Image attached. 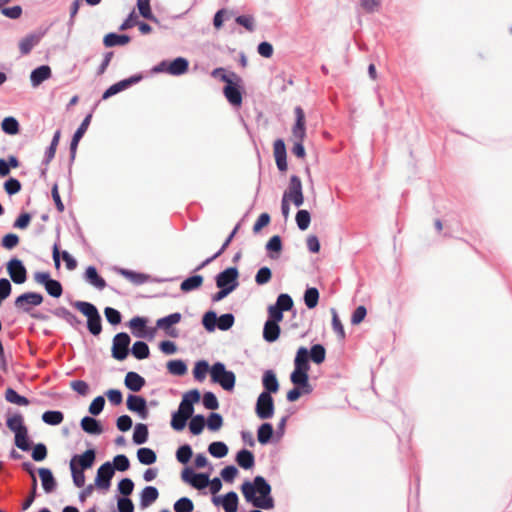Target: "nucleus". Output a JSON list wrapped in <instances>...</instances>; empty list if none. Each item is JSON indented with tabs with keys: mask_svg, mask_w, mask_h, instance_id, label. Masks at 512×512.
Listing matches in <instances>:
<instances>
[{
	"mask_svg": "<svg viewBox=\"0 0 512 512\" xmlns=\"http://www.w3.org/2000/svg\"><path fill=\"white\" fill-rule=\"evenodd\" d=\"M241 491L246 501L251 502L255 507L271 509L274 501L270 496L271 486L262 476H256L253 484L246 481L241 486Z\"/></svg>",
	"mask_w": 512,
	"mask_h": 512,
	"instance_id": "nucleus-1",
	"label": "nucleus"
},
{
	"mask_svg": "<svg viewBox=\"0 0 512 512\" xmlns=\"http://www.w3.org/2000/svg\"><path fill=\"white\" fill-rule=\"evenodd\" d=\"M73 307L87 317V329L93 336H99L102 332V318L97 307L86 301H75Z\"/></svg>",
	"mask_w": 512,
	"mask_h": 512,
	"instance_id": "nucleus-2",
	"label": "nucleus"
},
{
	"mask_svg": "<svg viewBox=\"0 0 512 512\" xmlns=\"http://www.w3.org/2000/svg\"><path fill=\"white\" fill-rule=\"evenodd\" d=\"M294 113L295 123L292 128V134L298 141L295 142L292 148V153L296 157L303 159L306 155L305 148L302 143L304 138L306 137L305 113L300 106L295 107Z\"/></svg>",
	"mask_w": 512,
	"mask_h": 512,
	"instance_id": "nucleus-3",
	"label": "nucleus"
},
{
	"mask_svg": "<svg viewBox=\"0 0 512 512\" xmlns=\"http://www.w3.org/2000/svg\"><path fill=\"white\" fill-rule=\"evenodd\" d=\"M211 381L219 384L226 391H232L235 387L236 376L233 371L227 370L222 362H215L212 365Z\"/></svg>",
	"mask_w": 512,
	"mask_h": 512,
	"instance_id": "nucleus-4",
	"label": "nucleus"
},
{
	"mask_svg": "<svg viewBox=\"0 0 512 512\" xmlns=\"http://www.w3.org/2000/svg\"><path fill=\"white\" fill-rule=\"evenodd\" d=\"M293 305L292 297L289 294L281 293L277 297L276 303L268 307V318L266 321L279 324L283 320V313L291 310Z\"/></svg>",
	"mask_w": 512,
	"mask_h": 512,
	"instance_id": "nucleus-5",
	"label": "nucleus"
},
{
	"mask_svg": "<svg viewBox=\"0 0 512 512\" xmlns=\"http://www.w3.org/2000/svg\"><path fill=\"white\" fill-rule=\"evenodd\" d=\"M310 370L309 350L306 347L298 348L294 358V370L290 377L295 379L309 380L308 372Z\"/></svg>",
	"mask_w": 512,
	"mask_h": 512,
	"instance_id": "nucleus-6",
	"label": "nucleus"
},
{
	"mask_svg": "<svg viewBox=\"0 0 512 512\" xmlns=\"http://www.w3.org/2000/svg\"><path fill=\"white\" fill-rule=\"evenodd\" d=\"M201 394L198 389H192L186 392L179 404L178 410L171 413L170 416H202L194 413V404L200 402Z\"/></svg>",
	"mask_w": 512,
	"mask_h": 512,
	"instance_id": "nucleus-7",
	"label": "nucleus"
},
{
	"mask_svg": "<svg viewBox=\"0 0 512 512\" xmlns=\"http://www.w3.org/2000/svg\"><path fill=\"white\" fill-rule=\"evenodd\" d=\"M7 427L15 433V445L23 451L29 450L27 428L22 418H7Z\"/></svg>",
	"mask_w": 512,
	"mask_h": 512,
	"instance_id": "nucleus-8",
	"label": "nucleus"
},
{
	"mask_svg": "<svg viewBox=\"0 0 512 512\" xmlns=\"http://www.w3.org/2000/svg\"><path fill=\"white\" fill-rule=\"evenodd\" d=\"M131 338L126 332L117 333L112 341L111 354L118 361H123L129 355Z\"/></svg>",
	"mask_w": 512,
	"mask_h": 512,
	"instance_id": "nucleus-9",
	"label": "nucleus"
},
{
	"mask_svg": "<svg viewBox=\"0 0 512 512\" xmlns=\"http://www.w3.org/2000/svg\"><path fill=\"white\" fill-rule=\"evenodd\" d=\"M34 280L42 284L46 292L54 298H59L63 294L62 284L53 278H51L48 272H36L34 273Z\"/></svg>",
	"mask_w": 512,
	"mask_h": 512,
	"instance_id": "nucleus-10",
	"label": "nucleus"
},
{
	"mask_svg": "<svg viewBox=\"0 0 512 512\" xmlns=\"http://www.w3.org/2000/svg\"><path fill=\"white\" fill-rule=\"evenodd\" d=\"M231 76L236 80V82L225 85L223 93L231 105L239 107L242 104V90L240 86L242 79L234 72L231 73Z\"/></svg>",
	"mask_w": 512,
	"mask_h": 512,
	"instance_id": "nucleus-11",
	"label": "nucleus"
},
{
	"mask_svg": "<svg viewBox=\"0 0 512 512\" xmlns=\"http://www.w3.org/2000/svg\"><path fill=\"white\" fill-rule=\"evenodd\" d=\"M238 277V269L236 267H228L218 273L215 277L216 286L230 288L232 291H234L239 285Z\"/></svg>",
	"mask_w": 512,
	"mask_h": 512,
	"instance_id": "nucleus-12",
	"label": "nucleus"
},
{
	"mask_svg": "<svg viewBox=\"0 0 512 512\" xmlns=\"http://www.w3.org/2000/svg\"><path fill=\"white\" fill-rule=\"evenodd\" d=\"M290 381L293 384V388L287 393V400L289 402L297 401L301 396L309 395L313 392V386L309 380L295 379L290 377Z\"/></svg>",
	"mask_w": 512,
	"mask_h": 512,
	"instance_id": "nucleus-13",
	"label": "nucleus"
},
{
	"mask_svg": "<svg viewBox=\"0 0 512 512\" xmlns=\"http://www.w3.org/2000/svg\"><path fill=\"white\" fill-rule=\"evenodd\" d=\"M43 300V295L40 293L25 292L15 299L14 305L17 309L30 313L31 306H39Z\"/></svg>",
	"mask_w": 512,
	"mask_h": 512,
	"instance_id": "nucleus-14",
	"label": "nucleus"
},
{
	"mask_svg": "<svg viewBox=\"0 0 512 512\" xmlns=\"http://www.w3.org/2000/svg\"><path fill=\"white\" fill-rule=\"evenodd\" d=\"M7 272L15 284H22L27 280V269L23 262L14 257L6 264Z\"/></svg>",
	"mask_w": 512,
	"mask_h": 512,
	"instance_id": "nucleus-15",
	"label": "nucleus"
},
{
	"mask_svg": "<svg viewBox=\"0 0 512 512\" xmlns=\"http://www.w3.org/2000/svg\"><path fill=\"white\" fill-rule=\"evenodd\" d=\"M143 76L141 74H135L130 76L129 78L123 79L113 85H111L109 88H107L103 95L102 99L107 100L108 98L124 91L125 89L131 87L134 84H137L142 80Z\"/></svg>",
	"mask_w": 512,
	"mask_h": 512,
	"instance_id": "nucleus-16",
	"label": "nucleus"
},
{
	"mask_svg": "<svg viewBox=\"0 0 512 512\" xmlns=\"http://www.w3.org/2000/svg\"><path fill=\"white\" fill-rule=\"evenodd\" d=\"M287 198H289L296 207H300L304 202L302 182L297 175H292L290 177Z\"/></svg>",
	"mask_w": 512,
	"mask_h": 512,
	"instance_id": "nucleus-17",
	"label": "nucleus"
},
{
	"mask_svg": "<svg viewBox=\"0 0 512 512\" xmlns=\"http://www.w3.org/2000/svg\"><path fill=\"white\" fill-rule=\"evenodd\" d=\"M114 475V467L110 462L102 464L98 470L95 484L99 489L108 490L111 485V479Z\"/></svg>",
	"mask_w": 512,
	"mask_h": 512,
	"instance_id": "nucleus-18",
	"label": "nucleus"
},
{
	"mask_svg": "<svg viewBox=\"0 0 512 512\" xmlns=\"http://www.w3.org/2000/svg\"><path fill=\"white\" fill-rule=\"evenodd\" d=\"M91 119H92V114H88L83 119L82 123L77 128V130L75 131V133L72 137V140L70 143V148H69L71 162H73L75 160L78 144H79L80 140L82 139V137L84 136V134L86 133V131L91 123Z\"/></svg>",
	"mask_w": 512,
	"mask_h": 512,
	"instance_id": "nucleus-19",
	"label": "nucleus"
},
{
	"mask_svg": "<svg viewBox=\"0 0 512 512\" xmlns=\"http://www.w3.org/2000/svg\"><path fill=\"white\" fill-rule=\"evenodd\" d=\"M255 412L257 416H273L274 400L272 395L261 392L256 401Z\"/></svg>",
	"mask_w": 512,
	"mask_h": 512,
	"instance_id": "nucleus-20",
	"label": "nucleus"
},
{
	"mask_svg": "<svg viewBox=\"0 0 512 512\" xmlns=\"http://www.w3.org/2000/svg\"><path fill=\"white\" fill-rule=\"evenodd\" d=\"M181 318V314L179 312H175L158 319L156 326L157 328L164 330L168 336L177 337L176 330L172 328V326L179 323Z\"/></svg>",
	"mask_w": 512,
	"mask_h": 512,
	"instance_id": "nucleus-21",
	"label": "nucleus"
},
{
	"mask_svg": "<svg viewBox=\"0 0 512 512\" xmlns=\"http://www.w3.org/2000/svg\"><path fill=\"white\" fill-rule=\"evenodd\" d=\"M129 411L136 413L138 416H148L147 402L144 397L135 394H129L126 400Z\"/></svg>",
	"mask_w": 512,
	"mask_h": 512,
	"instance_id": "nucleus-22",
	"label": "nucleus"
},
{
	"mask_svg": "<svg viewBox=\"0 0 512 512\" xmlns=\"http://www.w3.org/2000/svg\"><path fill=\"white\" fill-rule=\"evenodd\" d=\"M147 320L144 317L135 316L129 321V327L132 329L133 334L138 338L149 337L152 338L154 336L155 330L150 329L146 330Z\"/></svg>",
	"mask_w": 512,
	"mask_h": 512,
	"instance_id": "nucleus-23",
	"label": "nucleus"
},
{
	"mask_svg": "<svg viewBox=\"0 0 512 512\" xmlns=\"http://www.w3.org/2000/svg\"><path fill=\"white\" fill-rule=\"evenodd\" d=\"M273 147L277 168L284 172L287 170V152L284 140L280 138L275 140Z\"/></svg>",
	"mask_w": 512,
	"mask_h": 512,
	"instance_id": "nucleus-24",
	"label": "nucleus"
},
{
	"mask_svg": "<svg viewBox=\"0 0 512 512\" xmlns=\"http://www.w3.org/2000/svg\"><path fill=\"white\" fill-rule=\"evenodd\" d=\"M52 257H53L56 268H59L61 265L60 257L63 258V260L66 264V268L68 270H74L77 267L76 259L73 256H71L67 251H62L60 253L58 243H55L53 245Z\"/></svg>",
	"mask_w": 512,
	"mask_h": 512,
	"instance_id": "nucleus-25",
	"label": "nucleus"
},
{
	"mask_svg": "<svg viewBox=\"0 0 512 512\" xmlns=\"http://www.w3.org/2000/svg\"><path fill=\"white\" fill-rule=\"evenodd\" d=\"M261 383L263 386V393L272 395L279 391V381L277 379L276 373L273 370L264 371Z\"/></svg>",
	"mask_w": 512,
	"mask_h": 512,
	"instance_id": "nucleus-26",
	"label": "nucleus"
},
{
	"mask_svg": "<svg viewBox=\"0 0 512 512\" xmlns=\"http://www.w3.org/2000/svg\"><path fill=\"white\" fill-rule=\"evenodd\" d=\"M50 312L57 318L67 322L71 327L77 329L81 325L80 319L66 307L59 306L51 309Z\"/></svg>",
	"mask_w": 512,
	"mask_h": 512,
	"instance_id": "nucleus-27",
	"label": "nucleus"
},
{
	"mask_svg": "<svg viewBox=\"0 0 512 512\" xmlns=\"http://www.w3.org/2000/svg\"><path fill=\"white\" fill-rule=\"evenodd\" d=\"M240 227V224H237L234 229L231 231V233L228 235V237L226 238V240L224 241V243L222 244L221 248L214 254L212 255L211 257L207 258L206 260H204L201 264H199L195 271H199L201 269H203L205 266H207L208 264H210L212 261H214L215 259H217L219 256H221L224 251L228 248V246L230 245V243L232 242L233 238L235 237L238 229Z\"/></svg>",
	"mask_w": 512,
	"mask_h": 512,
	"instance_id": "nucleus-28",
	"label": "nucleus"
},
{
	"mask_svg": "<svg viewBox=\"0 0 512 512\" xmlns=\"http://www.w3.org/2000/svg\"><path fill=\"white\" fill-rule=\"evenodd\" d=\"M52 71L50 66L41 65L34 70H32L30 74V81L33 87L39 86L42 82L49 79L51 77Z\"/></svg>",
	"mask_w": 512,
	"mask_h": 512,
	"instance_id": "nucleus-29",
	"label": "nucleus"
},
{
	"mask_svg": "<svg viewBox=\"0 0 512 512\" xmlns=\"http://www.w3.org/2000/svg\"><path fill=\"white\" fill-rule=\"evenodd\" d=\"M84 279L98 290H103L107 286L105 279L98 274V271L94 266L87 267Z\"/></svg>",
	"mask_w": 512,
	"mask_h": 512,
	"instance_id": "nucleus-30",
	"label": "nucleus"
},
{
	"mask_svg": "<svg viewBox=\"0 0 512 512\" xmlns=\"http://www.w3.org/2000/svg\"><path fill=\"white\" fill-rule=\"evenodd\" d=\"M124 384L132 392H139L145 386L146 381L137 372L130 371L125 376Z\"/></svg>",
	"mask_w": 512,
	"mask_h": 512,
	"instance_id": "nucleus-31",
	"label": "nucleus"
},
{
	"mask_svg": "<svg viewBox=\"0 0 512 512\" xmlns=\"http://www.w3.org/2000/svg\"><path fill=\"white\" fill-rule=\"evenodd\" d=\"M118 273L135 285H142L150 280V275L120 268Z\"/></svg>",
	"mask_w": 512,
	"mask_h": 512,
	"instance_id": "nucleus-32",
	"label": "nucleus"
},
{
	"mask_svg": "<svg viewBox=\"0 0 512 512\" xmlns=\"http://www.w3.org/2000/svg\"><path fill=\"white\" fill-rule=\"evenodd\" d=\"M71 461H75V465H77L79 469H88L95 461V451L88 449L81 455H75Z\"/></svg>",
	"mask_w": 512,
	"mask_h": 512,
	"instance_id": "nucleus-33",
	"label": "nucleus"
},
{
	"mask_svg": "<svg viewBox=\"0 0 512 512\" xmlns=\"http://www.w3.org/2000/svg\"><path fill=\"white\" fill-rule=\"evenodd\" d=\"M189 62L186 58L177 57L172 61H169L168 74L179 76L188 71Z\"/></svg>",
	"mask_w": 512,
	"mask_h": 512,
	"instance_id": "nucleus-34",
	"label": "nucleus"
},
{
	"mask_svg": "<svg viewBox=\"0 0 512 512\" xmlns=\"http://www.w3.org/2000/svg\"><path fill=\"white\" fill-rule=\"evenodd\" d=\"M22 467L25 471H27L31 475V478H32L31 495L28 496V498L24 501L23 506H22L23 510H26L31 506V504L33 503V501L35 499L36 489H37V479L34 474L33 466L30 462H24L22 464Z\"/></svg>",
	"mask_w": 512,
	"mask_h": 512,
	"instance_id": "nucleus-35",
	"label": "nucleus"
},
{
	"mask_svg": "<svg viewBox=\"0 0 512 512\" xmlns=\"http://www.w3.org/2000/svg\"><path fill=\"white\" fill-rule=\"evenodd\" d=\"M281 328L278 323L266 321L263 327V338L269 343L275 342L280 336Z\"/></svg>",
	"mask_w": 512,
	"mask_h": 512,
	"instance_id": "nucleus-36",
	"label": "nucleus"
},
{
	"mask_svg": "<svg viewBox=\"0 0 512 512\" xmlns=\"http://www.w3.org/2000/svg\"><path fill=\"white\" fill-rule=\"evenodd\" d=\"M130 36L126 34H117L114 32L108 33L104 36L103 44L106 47L123 46L129 43Z\"/></svg>",
	"mask_w": 512,
	"mask_h": 512,
	"instance_id": "nucleus-37",
	"label": "nucleus"
},
{
	"mask_svg": "<svg viewBox=\"0 0 512 512\" xmlns=\"http://www.w3.org/2000/svg\"><path fill=\"white\" fill-rule=\"evenodd\" d=\"M41 36L38 34H28L19 42V50L22 55H27L40 42Z\"/></svg>",
	"mask_w": 512,
	"mask_h": 512,
	"instance_id": "nucleus-38",
	"label": "nucleus"
},
{
	"mask_svg": "<svg viewBox=\"0 0 512 512\" xmlns=\"http://www.w3.org/2000/svg\"><path fill=\"white\" fill-rule=\"evenodd\" d=\"M283 245H282V239L279 235L272 236L267 244H266V250L268 252L269 258L276 260L279 258V254L282 251Z\"/></svg>",
	"mask_w": 512,
	"mask_h": 512,
	"instance_id": "nucleus-39",
	"label": "nucleus"
},
{
	"mask_svg": "<svg viewBox=\"0 0 512 512\" xmlns=\"http://www.w3.org/2000/svg\"><path fill=\"white\" fill-rule=\"evenodd\" d=\"M39 476L42 482V487L46 493H51L56 488V481L52 475V472L47 468H40Z\"/></svg>",
	"mask_w": 512,
	"mask_h": 512,
	"instance_id": "nucleus-40",
	"label": "nucleus"
},
{
	"mask_svg": "<svg viewBox=\"0 0 512 512\" xmlns=\"http://www.w3.org/2000/svg\"><path fill=\"white\" fill-rule=\"evenodd\" d=\"M159 496L158 490L153 486L145 487L140 496V505L142 508H146L154 503Z\"/></svg>",
	"mask_w": 512,
	"mask_h": 512,
	"instance_id": "nucleus-41",
	"label": "nucleus"
},
{
	"mask_svg": "<svg viewBox=\"0 0 512 512\" xmlns=\"http://www.w3.org/2000/svg\"><path fill=\"white\" fill-rule=\"evenodd\" d=\"M200 401H202V404L206 409L211 411L208 416H221L219 413L214 412V410L218 408L219 403L216 395L213 392H205Z\"/></svg>",
	"mask_w": 512,
	"mask_h": 512,
	"instance_id": "nucleus-42",
	"label": "nucleus"
},
{
	"mask_svg": "<svg viewBox=\"0 0 512 512\" xmlns=\"http://www.w3.org/2000/svg\"><path fill=\"white\" fill-rule=\"evenodd\" d=\"M212 366H209V363L206 360H199L195 363L193 369L194 379L198 382H202L207 373L211 374Z\"/></svg>",
	"mask_w": 512,
	"mask_h": 512,
	"instance_id": "nucleus-43",
	"label": "nucleus"
},
{
	"mask_svg": "<svg viewBox=\"0 0 512 512\" xmlns=\"http://www.w3.org/2000/svg\"><path fill=\"white\" fill-rule=\"evenodd\" d=\"M236 462L243 469H250L254 466V455L251 451L242 449L236 455Z\"/></svg>",
	"mask_w": 512,
	"mask_h": 512,
	"instance_id": "nucleus-44",
	"label": "nucleus"
},
{
	"mask_svg": "<svg viewBox=\"0 0 512 512\" xmlns=\"http://www.w3.org/2000/svg\"><path fill=\"white\" fill-rule=\"evenodd\" d=\"M202 283H203V276L192 275L182 281V283L180 285V289L184 293H188V292L198 289L202 285Z\"/></svg>",
	"mask_w": 512,
	"mask_h": 512,
	"instance_id": "nucleus-45",
	"label": "nucleus"
},
{
	"mask_svg": "<svg viewBox=\"0 0 512 512\" xmlns=\"http://www.w3.org/2000/svg\"><path fill=\"white\" fill-rule=\"evenodd\" d=\"M130 352L138 360H143V359H146V358H148L150 356L149 346L144 341H136L133 344Z\"/></svg>",
	"mask_w": 512,
	"mask_h": 512,
	"instance_id": "nucleus-46",
	"label": "nucleus"
},
{
	"mask_svg": "<svg viewBox=\"0 0 512 512\" xmlns=\"http://www.w3.org/2000/svg\"><path fill=\"white\" fill-rule=\"evenodd\" d=\"M81 427L85 432L94 435H99L103 431L101 424L96 421V418H82Z\"/></svg>",
	"mask_w": 512,
	"mask_h": 512,
	"instance_id": "nucleus-47",
	"label": "nucleus"
},
{
	"mask_svg": "<svg viewBox=\"0 0 512 512\" xmlns=\"http://www.w3.org/2000/svg\"><path fill=\"white\" fill-rule=\"evenodd\" d=\"M167 370L172 375L183 376L187 373V365L181 359H174L168 361Z\"/></svg>",
	"mask_w": 512,
	"mask_h": 512,
	"instance_id": "nucleus-48",
	"label": "nucleus"
},
{
	"mask_svg": "<svg viewBox=\"0 0 512 512\" xmlns=\"http://www.w3.org/2000/svg\"><path fill=\"white\" fill-rule=\"evenodd\" d=\"M1 128L8 135H16L19 133L20 125L16 118L9 116L3 119Z\"/></svg>",
	"mask_w": 512,
	"mask_h": 512,
	"instance_id": "nucleus-49",
	"label": "nucleus"
},
{
	"mask_svg": "<svg viewBox=\"0 0 512 512\" xmlns=\"http://www.w3.org/2000/svg\"><path fill=\"white\" fill-rule=\"evenodd\" d=\"M309 357L315 364H321L325 361L326 350L322 344H314L309 350Z\"/></svg>",
	"mask_w": 512,
	"mask_h": 512,
	"instance_id": "nucleus-50",
	"label": "nucleus"
},
{
	"mask_svg": "<svg viewBox=\"0 0 512 512\" xmlns=\"http://www.w3.org/2000/svg\"><path fill=\"white\" fill-rule=\"evenodd\" d=\"M319 291L315 287H308L304 292V303L308 309H313L318 305Z\"/></svg>",
	"mask_w": 512,
	"mask_h": 512,
	"instance_id": "nucleus-51",
	"label": "nucleus"
},
{
	"mask_svg": "<svg viewBox=\"0 0 512 512\" xmlns=\"http://www.w3.org/2000/svg\"><path fill=\"white\" fill-rule=\"evenodd\" d=\"M5 399L13 404H16L18 406H26L29 404V400L20 395L16 390L13 388H7L5 392Z\"/></svg>",
	"mask_w": 512,
	"mask_h": 512,
	"instance_id": "nucleus-52",
	"label": "nucleus"
},
{
	"mask_svg": "<svg viewBox=\"0 0 512 512\" xmlns=\"http://www.w3.org/2000/svg\"><path fill=\"white\" fill-rule=\"evenodd\" d=\"M137 7H138L140 15L143 18H145L151 22H155V23L158 22L157 18L152 13L151 6H150V0H137Z\"/></svg>",
	"mask_w": 512,
	"mask_h": 512,
	"instance_id": "nucleus-53",
	"label": "nucleus"
},
{
	"mask_svg": "<svg viewBox=\"0 0 512 512\" xmlns=\"http://www.w3.org/2000/svg\"><path fill=\"white\" fill-rule=\"evenodd\" d=\"M137 457L139 462L144 465H151L157 459L156 453L150 448H140L137 451Z\"/></svg>",
	"mask_w": 512,
	"mask_h": 512,
	"instance_id": "nucleus-54",
	"label": "nucleus"
},
{
	"mask_svg": "<svg viewBox=\"0 0 512 512\" xmlns=\"http://www.w3.org/2000/svg\"><path fill=\"white\" fill-rule=\"evenodd\" d=\"M223 508L226 512H237L238 496L235 492L231 491L224 496Z\"/></svg>",
	"mask_w": 512,
	"mask_h": 512,
	"instance_id": "nucleus-55",
	"label": "nucleus"
},
{
	"mask_svg": "<svg viewBox=\"0 0 512 512\" xmlns=\"http://www.w3.org/2000/svg\"><path fill=\"white\" fill-rule=\"evenodd\" d=\"M202 325L208 332H213L217 328V314L213 310L204 313L202 317Z\"/></svg>",
	"mask_w": 512,
	"mask_h": 512,
	"instance_id": "nucleus-56",
	"label": "nucleus"
},
{
	"mask_svg": "<svg viewBox=\"0 0 512 512\" xmlns=\"http://www.w3.org/2000/svg\"><path fill=\"white\" fill-rule=\"evenodd\" d=\"M70 469L75 486L78 488L83 487L85 484L84 470L79 469L78 466L75 465V461H70Z\"/></svg>",
	"mask_w": 512,
	"mask_h": 512,
	"instance_id": "nucleus-57",
	"label": "nucleus"
},
{
	"mask_svg": "<svg viewBox=\"0 0 512 512\" xmlns=\"http://www.w3.org/2000/svg\"><path fill=\"white\" fill-rule=\"evenodd\" d=\"M331 314H332V328H333L334 332L338 335L339 339L344 340L346 337L345 330H344L343 324L341 323V320H340L335 308H331Z\"/></svg>",
	"mask_w": 512,
	"mask_h": 512,
	"instance_id": "nucleus-58",
	"label": "nucleus"
},
{
	"mask_svg": "<svg viewBox=\"0 0 512 512\" xmlns=\"http://www.w3.org/2000/svg\"><path fill=\"white\" fill-rule=\"evenodd\" d=\"M208 451L216 458H223L228 453V447L223 442H213L209 445Z\"/></svg>",
	"mask_w": 512,
	"mask_h": 512,
	"instance_id": "nucleus-59",
	"label": "nucleus"
},
{
	"mask_svg": "<svg viewBox=\"0 0 512 512\" xmlns=\"http://www.w3.org/2000/svg\"><path fill=\"white\" fill-rule=\"evenodd\" d=\"M295 220H296V224H297L298 228L300 230L304 231L310 225L311 215H310L309 211H307V210H304V209L298 210V212L296 213Z\"/></svg>",
	"mask_w": 512,
	"mask_h": 512,
	"instance_id": "nucleus-60",
	"label": "nucleus"
},
{
	"mask_svg": "<svg viewBox=\"0 0 512 512\" xmlns=\"http://www.w3.org/2000/svg\"><path fill=\"white\" fill-rule=\"evenodd\" d=\"M235 321V317L232 313L222 314L220 317H217V328L221 331L229 330Z\"/></svg>",
	"mask_w": 512,
	"mask_h": 512,
	"instance_id": "nucleus-61",
	"label": "nucleus"
},
{
	"mask_svg": "<svg viewBox=\"0 0 512 512\" xmlns=\"http://www.w3.org/2000/svg\"><path fill=\"white\" fill-rule=\"evenodd\" d=\"M148 429L144 424H137L133 433V441L136 444H143L147 441Z\"/></svg>",
	"mask_w": 512,
	"mask_h": 512,
	"instance_id": "nucleus-62",
	"label": "nucleus"
},
{
	"mask_svg": "<svg viewBox=\"0 0 512 512\" xmlns=\"http://www.w3.org/2000/svg\"><path fill=\"white\" fill-rule=\"evenodd\" d=\"M104 315L106 317V320L111 324V325H118L121 323L122 321V315L121 313L115 309V308H112V307H106L104 309Z\"/></svg>",
	"mask_w": 512,
	"mask_h": 512,
	"instance_id": "nucleus-63",
	"label": "nucleus"
},
{
	"mask_svg": "<svg viewBox=\"0 0 512 512\" xmlns=\"http://www.w3.org/2000/svg\"><path fill=\"white\" fill-rule=\"evenodd\" d=\"M193 508V502L186 497L180 498L174 504V510L176 512H191Z\"/></svg>",
	"mask_w": 512,
	"mask_h": 512,
	"instance_id": "nucleus-64",
	"label": "nucleus"
}]
</instances>
